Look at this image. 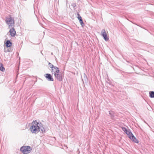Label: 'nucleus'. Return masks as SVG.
Listing matches in <instances>:
<instances>
[{
	"label": "nucleus",
	"instance_id": "nucleus-1",
	"mask_svg": "<svg viewBox=\"0 0 154 154\" xmlns=\"http://www.w3.org/2000/svg\"><path fill=\"white\" fill-rule=\"evenodd\" d=\"M31 131L34 133H37L39 132L41 130V132L45 131V129L42 126L40 123L36 121H34L32 122V125L30 127Z\"/></svg>",
	"mask_w": 154,
	"mask_h": 154
},
{
	"label": "nucleus",
	"instance_id": "nucleus-2",
	"mask_svg": "<svg viewBox=\"0 0 154 154\" xmlns=\"http://www.w3.org/2000/svg\"><path fill=\"white\" fill-rule=\"evenodd\" d=\"M53 74L56 79L59 81H62L64 77V73L61 72L58 68H55L52 70Z\"/></svg>",
	"mask_w": 154,
	"mask_h": 154
},
{
	"label": "nucleus",
	"instance_id": "nucleus-3",
	"mask_svg": "<svg viewBox=\"0 0 154 154\" xmlns=\"http://www.w3.org/2000/svg\"><path fill=\"white\" fill-rule=\"evenodd\" d=\"M12 45V43L9 40H7L4 45V51L5 52H10L11 51V47Z\"/></svg>",
	"mask_w": 154,
	"mask_h": 154
},
{
	"label": "nucleus",
	"instance_id": "nucleus-4",
	"mask_svg": "<svg viewBox=\"0 0 154 154\" xmlns=\"http://www.w3.org/2000/svg\"><path fill=\"white\" fill-rule=\"evenodd\" d=\"M5 21L7 24L8 25L9 28L11 27L14 26V20L11 15L6 18Z\"/></svg>",
	"mask_w": 154,
	"mask_h": 154
},
{
	"label": "nucleus",
	"instance_id": "nucleus-5",
	"mask_svg": "<svg viewBox=\"0 0 154 154\" xmlns=\"http://www.w3.org/2000/svg\"><path fill=\"white\" fill-rule=\"evenodd\" d=\"M32 149L28 146H23L20 149L21 152L24 154H27L30 153L31 150Z\"/></svg>",
	"mask_w": 154,
	"mask_h": 154
},
{
	"label": "nucleus",
	"instance_id": "nucleus-6",
	"mask_svg": "<svg viewBox=\"0 0 154 154\" xmlns=\"http://www.w3.org/2000/svg\"><path fill=\"white\" fill-rule=\"evenodd\" d=\"M129 138L133 142L138 143L139 142L137 139L134 136L132 133L131 132L130 134H129L128 135Z\"/></svg>",
	"mask_w": 154,
	"mask_h": 154
},
{
	"label": "nucleus",
	"instance_id": "nucleus-7",
	"mask_svg": "<svg viewBox=\"0 0 154 154\" xmlns=\"http://www.w3.org/2000/svg\"><path fill=\"white\" fill-rule=\"evenodd\" d=\"M101 33L105 41H107L109 40V38L107 37V33H106L105 29H103L102 30Z\"/></svg>",
	"mask_w": 154,
	"mask_h": 154
},
{
	"label": "nucleus",
	"instance_id": "nucleus-8",
	"mask_svg": "<svg viewBox=\"0 0 154 154\" xmlns=\"http://www.w3.org/2000/svg\"><path fill=\"white\" fill-rule=\"evenodd\" d=\"M10 35L12 37H14L16 34V32L14 28H12L9 31Z\"/></svg>",
	"mask_w": 154,
	"mask_h": 154
},
{
	"label": "nucleus",
	"instance_id": "nucleus-9",
	"mask_svg": "<svg viewBox=\"0 0 154 154\" xmlns=\"http://www.w3.org/2000/svg\"><path fill=\"white\" fill-rule=\"evenodd\" d=\"M45 76L49 81H54L52 76L50 74H46L45 75Z\"/></svg>",
	"mask_w": 154,
	"mask_h": 154
},
{
	"label": "nucleus",
	"instance_id": "nucleus-10",
	"mask_svg": "<svg viewBox=\"0 0 154 154\" xmlns=\"http://www.w3.org/2000/svg\"><path fill=\"white\" fill-rule=\"evenodd\" d=\"M122 130L127 134V135L129 134H130V133L131 132L130 130L127 129L125 127H122Z\"/></svg>",
	"mask_w": 154,
	"mask_h": 154
},
{
	"label": "nucleus",
	"instance_id": "nucleus-11",
	"mask_svg": "<svg viewBox=\"0 0 154 154\" xmlns=\"http://www.w3.org/2000/svg\"><path fill=\"white\" fill-rule=\"evenodd\" d=\"M77 15L78 16V18L80 24L82 25L83 24V22L82 21V17L80 16L79 14V13L77 14Z\"/></svg>",
	"mask_w": 154,
	"mask_h": 154
},
{
	"label": "nucleus",
	"instance_id": "nucleus-12",
	"mask_svg": "<svg viewBox=\"0 0 154 154\" xmlns=\"http://www.w3.org/2000/svg\"><path fill=\"white\" fill-rule=\"evenodd\" d=\"M49 66L51 68V71L52 72V70L54 68H58L57 67L54 66L51 63H48Z\"/></svg>",
	"mask_w": 154,
	"mask_h": 154
},
{
	"label": "nucleus",
	"instance_id": "nucleus-13",
	"mask_svg": "<svg viewBox=\"0 0 154 154\" xmlns=\"http://www.w3.org/2000/svg\"><path fill=\"white\" fill-rule=\"evenodd\" d=\"M0 70L3 72L5 70V69L3 67V65L1 63H0Z\"/></svg>",
	"mask_w": 154,
	"mask_h": 154
},
{
	"label": "nucleus",
	"instance_id": "nucleus-14",
	"mask_svg": "<svg viewBox=\"0 0 154 154\" xmlns=\"http://www.w3.org/2000/svg\"><path fill=\"white\" fill-rule=\"evenodd\" d=\"M149 96L151 98L154 97V91H150L149 93Z\"/></svg>",
	"mask_w": 154,
	"mask_h": 154
}]
</instances>
